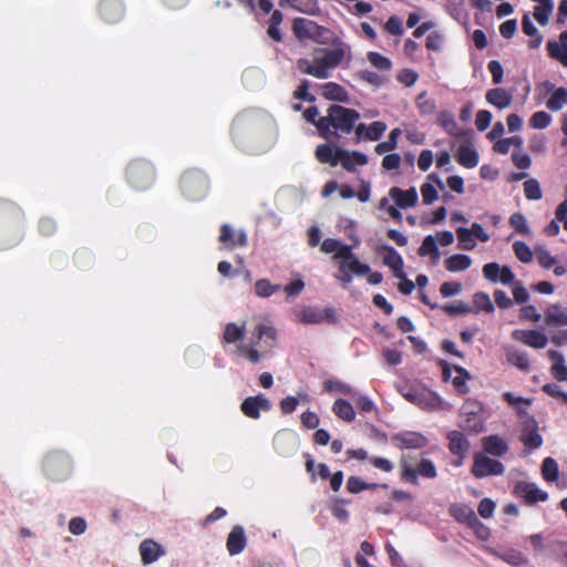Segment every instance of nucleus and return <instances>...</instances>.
Masks as SVG:
<instances>
[{
  "label": "nucleus",
  "instance_id": "1",
  "mask_svg": "<svg viewBox=\"0 0 567 567\" xmlns=\"http://www.w3.org/2000/svg\"><path fill=\"white\" fill-rule=\"evenodd\" d=\"M359 118L357 110L332 104L327 109V114L319 117L317 130L324 140L339 137L341 134H350Z\"/></svg>",
  "mask_w": 567,
  "mask_h": 567
},
{
  "label": "nucleus",
  "instance_id": "2",
  "mask_svg": "<svg viewBox=\"0 0 567 567\" xmlns=\"http://www.w3.org/2000/svg\"><path fill=\"white\" fill-rule=\"evenodd\" d=\"M350 48L340 40L333 43V49H322L323 55L315 58L312 61L308 59H299L297 61L298 70L320 80L328 79L331 70L339 66Z\"/></svg>",
  "mask_w": 567,
  "mask_h": 567
},
{
  "label": "nucleus",
  "instance_id": "3",
  "mask_svg": "<svg viewBox=\"0 0 567 567\" xmlns=\"http://www.w3.org/2000/svg\"><path fill=\"white\" fill-rule=\"evenodd\" d=\"M23 210L14 203L0 199V249H10L23 238Z\"/></svg>",
  "mask_w": 567,
  "mask_h": 567
},
{
  "label": "nucleus",
  "instance_id": "4",
  "mask_svg": "<svg viewBox=\"0 0 567 567\" xmlns=\"http://www.w3.org/2000/svg\"><path fill=\"white\" fill-rule=\"evenodd\" d=\"M267 126V118L259 112L244 111L233 121L230 132L237 144L260 137Z\"/></svg>",
  "mask_w": 567,
  "mask_h": 567
},
{
  "label": "nucleus",
  "instance_id": "5",
  "mask_svg": "<svg viewBox=\"0 0 567 567\" xmlns=\"http://www.w3.org/2000/svg\"><path fill=\"white\" fill-rule=\"evenodd\" d=\"M399 393L410 403L422 410L434 411L441 408V398L422 384L404 383L399 385Z\"/></svg>",
  "mask_w": 567,
  "mask_h": 567
},
{
  "label": "nucleus",
  "instance_id": "6",
  "mask_svg": "<svg viewBox=\"0 0 567 567\" xmlns=\"http://www.w3.org/2000/svg\"><path fill=\"white\" fill-rule=\"evenodd\" d=\"M179 186L185 197L190 200H199L207 195L209 181L203 171L192 168L184 172L179 181Z\"/></svg>",
  "mask_w": 567,
  "mask_h": 567
},
{
  "label": "nucleus",
  "instance_id": "7",
  "mask_svg": "<svg viewBox=\"0 0 567 567\" xmlns=\"http://www.w3.org/2000/svg\"><path fill=\"white\" fill-rule=\"evenodd\" d=\"M126 178L134 189L145 190L150 188L155 181L154 166L146 159H134L126 168Z\"/></svg>",
  "mask_w": 567,
  "mask_h": 567
},
{
  "label": "nucleus",
  "instance_id": "8",
  "mask_svg": "<svg viewBox=\"0 0 567 567\" xmlns=\"http://www.w3.org/2000/svg\"><path fill=\"white\" fill-rule=\"evenodd\" d=\"M316 157L322 164H330L337 166L339 163L347 171H351L352 165L350 164L349 152L337 148L336 151L329 144H320L316 148Z\"/></svg>",
  "mask_w": 567,
  "mask_h": 567
},
{
  "label": "nucleus",
  "instance_id": "9",
  "mask_svg": "<svg viewBox=\"0 0 567 567\" xmlns=\"http://www.w3.org/2000/svg\"><path fill=\"white\" fill-rule=\"evenodd\" d=\"M333 260L338 261V265L348 266L355 275H367L370 272V266L361 262L349 245L340 243L337 252L333 255Z\"/></svg>",
  "mask_w": 567,
  "mask_h": 567
},
{
  "label": "nucleus",
  "instance_id": "10",
  "mask_svg": "<svg viewBox=\"0 0 567 567\" xmlns=\"http://www.w3.org/2000/svg\"><path fill=\"white\" fill-rule=\"evenodd\" d=\"M298 320L305 324H317L323 321L334 322L336 312L332 308L318 309L315 307H303L296 313Z\"/></svg>",
  "mask_w": 567,
  "mask_h": 567
},
{
  "label": "nucleus",
  "instance_id": "11",
  "mask_svg": "<svg viewBox=\"0 0 567 567\" xmlns=\"http://www.w3.org/2000/svg\"><path fill=\"white\" fill-rule=\"evenodd\" d=\"M100 18L110 24L117 23L125 16V6L122 0H101L97 6Z\"/></svg>",
  "mask_w": 567,
  "mask_h": 567
},
{
  "label": "nucleus",
  "instance_id": "12",
  "mask_svg": "<svg viewBox=\"0 0 567 567\" xmlns=\"http://www.w3.org/2000/svg\"><path fill=\"white\" fill-rule=\"evenodd\" d=\"M271 409L270 401L262 394L248 396L241 404L240 410L243 414L249 419L257 420L260 416L261 411H269Z\"/></svg>",
  "mask_w": 567,
  "mask_h": 567
},
{
  "label": "nucleus",
  "instance_id": "13",
  "mask_svg": "<svg viewBox=\"0 0 567 567\" xmlns=\"http://www.w3.org/2000/svg\"><path fill=\"white\" fill-rule=\"evenodd\" d=\"M401 475L405 482L416 484L419 475L432 478L436 476V470L433 463H411L403 466Z\"/></svg>",
  "mask_w": 567,
  "mask_h": 567
},
{
  "label": "nucleus",
  "instance_id": "14",
  "mask_svg": "<svg viewBox=\"0 0 567 567\" xmlns=\"http://www.w3.org/2000/svg\"><path fill=\"white\" fill-rule=\"evenodd\" d=\"M392 441L400 449H423L427 445V439L424 435L412 431L395 434Z\"/></svg>",
  "mask_w": 567,
  "mask_h": 567
},
{
  "label": "nucleus",
  "instance_id": "15",
  "mask_svg": "<svg viewBox=\"0 0 567 567\" xmlns=\"http://www.w3.org/2000/svg\"><path fill=\"white\" fill-rule=\"evenodd\" d=\"M219 241L228 249L245 247L247 245V235L244 230L236 231L229 225L224 224L220 227Z\"/></svg>",
  "mask_w": 567,
  "mask_h": 567
},
{
  "label": "nucleus",
  "instance_id": "16",
  "mask_svg": "<svg viewBox=\"0 0 567 567\" xmlns=\"http://www.w3.org/2000/svg\"><path fill=\"white\" fill-rule=\"evenodd\" d=\"M513 337L524 344L535 349H543L548 343L547 336L538 330H516L514 331Z\"/></svg>",
  "mask_w": 567,
  "mask_h": 567
},
{
  "label": "nucleus",
  "instance_id": "17",
  "mask_svg": "<svg viewBox=\"0 0 567 567\" xmlns=\"http://www.w3.org/2000/svg\"><path fill=\"white\" fill-rule=\"evenodd\" d=\"M138 550L144 565L153 564L165 555V549L153 539H144Z\"/></svg>",
  "mask_w": 567,
  "mask_h": 567
},
{
  "label": "nucleus",
  "instance_id": "18",
  "mask_svg": "<svg viewBox=\"0 0 567 567\" xmlns=\"http://www.w3.org/2000/svg\"><path fill=\"white\" fill-rule=\"evenodd\" d=\"M515 493L532 504L544 502L548 497L546 492L539 489L536 484L528 482L517 483L515 486Z\"/></svg>",
  "mask_w": 567,
  "mask_h": 567
},
{
  "label": "nucleus",
  "instance_id": "19",
  "mask_svg": "<svg viewBox=\"0 0 567 567\" xmlns=\"http://www.w3.org/2000/svg\"><path fill=\"white\" fill-rule=\"evenodd\" d=\"M321 95L327 101L348 103L350 97L348 91L336 82H326L320 85Z\"/></svg>",
  "mask_w": 567,
  "mask_h": 567
},
{
  "label": "nucleus",
  "instance_id": "20",
  "mask_svg": "<svg viewBox=\"0 0 567 567\" xmlns=\"http://www.w3.org/2000/svg\"><path fill=\"white\" fill-rule=\"evenodd\" d=\"M447 439L451 453L463 460L470 450V442L466 436L460 431H452L449 433Z\"/></svg>",
  "mask_w": 567,
  "mask_h": 567
},
{
  "label": "nucleus",
  "instance_id": "21",
  "mask_svg": "<svg viewBox=\"0 0 567 567\" xmlns=\"http://www.w3.org/2000/svg\"><path fill=\"white\" fill-rule=\"evenodd\" d=\"M383 250L385 251L383 265L392 270L395 278H402L404 276V261L401 255L391 246H384Z\"/></svg>",
  "mask_w": 567,
  "mask_h": 567
},
{
  "label": "nucleus",
  "instance_id": "22",
  "mask_svg": "<svg viewBox=\"0 0 567 567\" xmlns=\"http://www.w3.org/2000/svg\"><path fill=\"white\" fill-rule=\"evenodd\" d=\"M389 195L400 208L412 207L417 202V193L414 187H411L406 190H403L399 187H392L389 192Z\"/></svg>",
  "mask_w": 567,
  "mask_h": 567
},
{
  "label": "nucleus",
  "instance_id": "23",
  "mask_svg": "<svg viewBox=\"0 0 567 567\" xmlns=\"http://www.w3.org/2000/svg\"><path fill=\"white\" fill-rule=\"evenodd\" d=\"M486 551L514 567L528 564V558L522 551L516 549L499 551L493 547H487Z\"/></svg>",
  "mask_w": 567,
  "mask_h": 567
},
{
  "label": "nucleus",
  "instance_id": "24",
  "mask_svg": "<svg viewBox=\"0 0 567 567\" xmlns=\"http://www.w3.org/2000/svg\"><path fill=\"white\" fill-rule=\"evenodd\" d=\"M455 157L457 163L465 168H474L478 164V153L470 143L462 144Z\"/></svg>",
  "mask_w": 567,
  "mask_h": 567
},
{
  "label": "nucleus",
  "instance_id": "25",
  "mask_svg": "<svg viewBox=\"0 0 567 567\" xmlns=\"http://www.w3.org/2000/svg\"><path fill=\"white\" fill-rule=\"evenodd\" d=\"M247 539L245 535V530L241 526L233 527L231 532L227 537L226 547L230 555H237L244 550L246 547Z\"/></svg>",
  "mask_w": 567,
  "mask_h": 567
},
{
  "label": "nucleus",
  "instance_id": "26",
  "mask_svg": "<svg viewBox=\"0 0 567 567\" xmlns=\"http://www.w3.org/2000/svg\"><path fill=\"white\" fill-rule=\"evenodd\" d=\"M482 445L487 454L495 457L505 455L508 450L506 441L498 435H489L483 437Z\"/></svg>",
  "mask_w": 567,
  "mask_h": 567
},
{
  "label": "nucleus",
  "instance_id": "27",
  "mask_svg": "<svg viewBox=\"0 0 567 567\" xmlns=\"http://www.w3.org/2000/svg\"><path fill=\"white\" fill-rule=\"evenodd\" d=\"M485 99L491 105L503 110L511 105L513 96L503 87H494L486 92Z\"/></svg>",
  "mask_w": 567,
  "mask_h": 567
},
{
  "label": "nucleus",
  "instance_id": "28",
  "mask_svg": "<svg viewBox=\"0 0 567 567\" xmlns=\"http://www.w3.org/2000/svg\"><path fill=\"white\" fill-rule=\"evenodd\" d=\"M449 513L458 523L466 524L467 526L477 517L474 509L463 503L452 504L449 508Z\"/></svg>",
  "mask_w": 567,
  "mask_h": 567
},
{
  "label": "nucleus",
  "instance_id": "29",
  "mask_svg": "<svg viewBox=\"0 0 567 567\" xmlns=\"http://www.w3.org/2000/svg\"><path fill=\"white\" fill-rule=\"evenodd\" d=\"M548 357L553 361L551 374L557 381H567V367L565 364V357L557 350H549Z\"/></svg>",
  "mask_w": 567,
  "mask_h": 567
},
{
  "label": "nucleus",
  "instance_id": "30",
  "mask_svg": "<svg viewBox=\"0 0 567 567\" xmlns=\"http://www.w3.org/2000/svg\"><path fill=\"white\" fill-rule=\"evenodd\" d=\"M439 124L445 130L447 134L454 137H463L465 135L451 112L442 111L437 116Z\"/></svg>",
  "mask_w": 567,
  "mask_h": 567
},
{
  "label": "nucleus",
  "instance_id": "31",
  "mask_svg": "<svg viewBox=\"0 0 567 567\" xmlns=\"http://www.w3.org/2000/svg\"><path fill=\"white\" fill-rule=\"evenodd\" d=\"M522 29L523 32L530 37L527 45L529 49H538L543 42V35L538 31V29L532 22L529 16L525 13L522 19Z\"/></svg>",
  "mask_w": 567,
  "mask_h": 567
},
{
  "label": "nucleus",
  "instance_id": "32",
  "mask_svg": "<svg viewBox=\"0 0 567 567\" xmlns=\"http://www.w3.org/2000/svg\"><path fill=\"white\" fill-rule=\"evenodd\" d=\"M547 326H567V309L559 305H550L545 311Z\"/></svg>",
  "mask_w": 567,
  "mask_h": 567
},
{
  "label": "nucleus",
  "instance_id": "33",
  "mask_svg": "<svg viewBox=\"0 0 567 567\" xmlns=\"http://www.w3.org/2000/svg\"><path fill=\"white\" fill-rule=\"evenodd\" d=\"M503 472V463H473L472 466V473L477 478L501 475Z\"/></svg>",
  "mask_w": 567,
  "mask_h": 567
},
{
  "label": "nucleus",
  "instance_id": "34",
  "mask_svg": "<svg viewBox=\"0 0 567 567\" xmlns=\"http://www.w3.org/2000/svg\"><path fill=\"white\" fill-rule=\"evenodd\" d=\"M506 360L509 364L515 365L522 371L527 372L530 369L528 354L524 351L508 348L506 349Z\"/></svg>",
  "mask_w": 567,
  "mask_h": 567
},
{
  "label": "nucleus",
  "instance_id": "35",
  "mask_svg": "<svg viewBox=\"0 0 567 567\" xmlns=\"http://www.w3.org/2000/svg\"><path fill=\"white\" fill-rule=\"evenodd\" d=\"M445 268L451 272L464 271L472 265V259L467 255L455 254L445 259Z\"/></svg>",
  "mask_w": 567,
  "mask_h": 567
},
{
  "label": "nucleus",
  "instance_id": "36",
  "mask_svg": "<svg viewBox=\"0 0 567 567\" xmlns=\"http://www.w3.org/2000/svg\"><path fill=\"white\" fill-rule=\"evenodd\" d=\"M333 413L341 420L351 422L355 417V412L350 402L344 399H338L332 405Z\"/></svg>",
  "mask_w": 567,
  "mask_h": 567
},
{
  "label": "nucleus",
  "instance_id": "37",
  "mask_svg": "<svg viewBox=\"0 0 567 567\" xmlns=\"http://www.w3.org/2000/svg\"><path fill=\"white\" fill-rule=\"evenodd\" d=\"M245 331V324L227 323L223 334V342L235 343L244 338Z\"/></svg>",
  "mask_w": 567,
  "mask_h": 567
},
{
  "label": "nucleus",
  "instance_id": "38",
  "mask_svg": "<svg viewBox=\"0 0 567 567\" xmlns=\"http://www.w3.org/2000/svg\"><path fill=\"white\" fill-rule=\"evenodd\" d=\"M454 370L457 372V375L452 379V383L457 391L458 394H466L468 393L470 389L467 386V381L470 380L471 375L468 371L460 365H455Z\"/></svg>",
  "mask_w": 567,
  "mask_h": 567
},
{
  "label": "nucleus",
  "instance_id": "39",
  "mask_svg": "<svg viewBox=\"0 0 567 567\" xmlns=\"http://www.w3.org/2000/svg\"><path fill=\"white\" fill-rule=\"evenodd\" d=\"M44 473L52 481H62L69 475L70 470L64 463H47Z\"/></svg>",
  "mask_w": 567,
  "mask_h": 567
},
{
  "label": "nucleus",
  "instance_id": "40",
  "mask_svg": "<svg viewBox=\"0 0 567 567\" xmlns=\"http://www.w3.org/2000/svg\"><path fill=\"white\" fill-rule=\"evenodd\" d=\"M258 343L254 342L251 346L240 343L236 347L238 355L245 358L250 363L257 364L261 360V353L255 348Z\"/></svg>",
  "mask_w": 567,
  "mask_h": 567
},
{
  "label": "nucleus",
  "instance_id": "41",
  "mask_svg": "<svg viewBox=\"0 0 567 567\" xmlns=\"http://www.w3.org/2000/svg\"><path fill=\"white\" fill-rule=\"evenodd\" d=\"M548 55L567 66V45L563 47L557 41H548L546 45Z\"/></svg>",
  "mask_w": 567,
  "mask_h": 567
},
{
  "label": "nucleus",
  "instance_id": "42",
  "mask_svg": "<svg viewBox=\"0 0 567 567\" xmlns=\"http://www.w3.org/2000/svg\"><path fill=\"white\" fill-rule=\"evenodd\" d=\"M417 254L421 257L424 256H431L434 259H437L440 257L439 247L436 244L435 238L432 235H427L424 239L422 245L417 249Z\"/></svg>",
  "mask_w": 567,
  "mask_h": 567
},
{
  "label": "nucleus",
  "instance_id": "43",
  "mask_svg": "<svg viewBox=\"0 0 567 567\" xmlns=\"http://www.w3.org/2000/svg\"><path fill=\"white\" fill-rule=\"evenodd\" d=\"M255 333L257 337L256 343H259L262 340H270L271 342L268 346L272 347L276 342L277 330L272 326L259 323L255 329Z\"/></svg>",
  "mask_w": 567,
  "mask_h": 567
},
{
  "label": "nucleus",
  "instance_id": "44",
  "mask_svg": "<svg viewBox=\"0 0 567 567\" xmlns=\"http://www.w3.org/2000/svg\"><path fill=\"white\" fill-rule=\"evenodd\" d=\"M456 235L458 239V248L462 250H473L476 246V241L473 237V233L465 227H460L456 229Z\"/></svg>",
  "mask_w": 567,
  "mask_h": 567
},
{
  "label": "nucleus",
  "instance_id": "45",
  "mask_svg": "<svg viewBox=\"0 0 567 567\" xmlns=\"http://www.w3.org/2000/svg\"><path fill=\"white\" fill-rule=\"evenodd\" d=\"M520 441L529 451L538 449L543 443L542 435L538 433L537 429L525 430L520 435Z\"/></svg>",
  "mask_w": 567,
  "mask_h": 567
},
{
  "label": "nucleus",
  "instance_id": "46",
  "mask_svg": "<svg viewBox=\"0 0 567 567\" xmlns=\"http://www.w3.org/2000/svg\"><path fill=\"white\" fill-rule=\"evenodd\" d=\"M567 103V90L565 87L557 89L547 100L546 106L550 111H559Z\"/></svg>",
  "mask_w": 567,
  "mask_h": 567
},
{
  "label": "nucleus",
  "instance_id": "47",
  "mask_svg": "<svg viewBox=\"0 0 567 567\" xmlns=\"http://www.w3.org/2000/svg\"><path fill=\"white\" fill-rule=\"evenodd\" d=\"M400 134H401V130L400 128H393L390 132L388 140L384 141V142L379 143L375 146V153L381 155V154H384L386 152L395 150L396 145H398V137L400 136Z\"/></svg>",
  "mask_w": 567,
  "mask_h": 567
},
{
  "label": "nucleus",
  "instance_id": "48",
  "mask_svg": "<svg viewBox=\"0 0 567 567\" xmlns=\"http://www.w3.org/2000/svg\"><path fill=\"white\" fill-rule=\"evenodd\" d=\"M280 290L279 285H272L268 279H259L255 282V293L258 297L267 298Z\"/></svg>",
  "mask_w": 567,
  "mask_h": 567
},
{
  "label": "nucleus",
  "instance_id": "49",
  "mask_svg": "<svg viewBox=\"0 0 567 567\" xmlns=\"http://www.w3.org/2000/svg\"><path fill=\"white\" fill-rule=\"evenodd\" d=\"M509 225L515 229L516 233L523 236L530 235V228L527 224L526 217L522 213H514L509 217Z\"/></svg>",
  "mask_w": 567,
  "mask_h": 567
},
{
  "label": "nucleus",
  "instance_id": "50",
  "mask_svg": "<svg viewBox=\"0 0 567 567\" xmlns=\"http://www.w3.org/2000/svg\"><path fill=\"white\" fill-rule=\"evenodd\" d=\"M513 250L519 261L524 264L533 261V251L526 243L520 240L515 241L513 244Z\"/></svg>",
  "mask_w": 567,
  "mask_h": 567
},
{
  "label": "nucleus",
  "instance_id": "51",
  "mask_svg": "<svg viewBox=\"0 0 567 567\" xmlns=\"http://www.w3.org/2000/svg\"><path fill=\"white\" fill-rule=\"evenodd\" d=\"M554 10V3L538 4L534 9V18L540 25H547L550 14Z\"/></svg>",
  "mask_w": 567,
  "mask_h": 567
},
{
  "label": "nucleus",
  "instance_id": "52",
  "mask_svg": "<svg viewBox=\"0 0 567 567\" xmlns=\"http://www.w3.org/2000/svg\"><path fill=\"white\" fill-rule=\"evenodd\" d=\"M473 303L477 311L493 312L495 309L486 292H476L473 297Z\"/></svg>",
  "mask_w": 567,
  "mask_h": 567
},
{
  "label": "nucleus",
  "instance_id": "53",
  "mask_svg": "<svg viewBox=\"0 0 567 567\" xmlns=\"http://www.w3.org/2000/svg\"><path fill=\"white\" fill-rule=\"evenodd\" d=\"M524 194L529 200H538L542 198V189L537 179L529 178L524 183Z\"/></svg>",
  "mask_w": 567,
  "mask_h": 567
},
{
  "label": "nucleus",
  "instance_id": "54",
  "mask_svg": "<svg viewBox=\"0 0 567 567\" xmlns=\"http://www.w3.org/2000/svg\"><path fill=\"white\" fill-rule=\"evenodd\" d=\"M38 229L41 236L51 237L58 231V224L52 217H42L39 220Z\"/></svg>",
  "mask_w": 567,
  "mask_h": 567
},
{
  "label": "nucleus",
  "instance_id": "55",
  "mask_svg": "<svg viewBox=\"0 0 567 567\" xmlns=\"http://www.w3.org/2000/svg\"><path fill=\"white\" fill-rule=\"evenodd\" d=\"M309 87L310 82L306 79L302 80L292 93L293 99L313 103L316 101V96L309 92Z\"/></svg>",
  "mask_w": 567,
  "mask_h": 567
},
{
  "label": "nucleus",
  "instance_id": "56",
  "mask_svg": "<svg viewBox=\"0 0 567 567\" xmlns=\"http://www.w3.org/2000/svg\"><path fill=\"white\" fill-rule=\"evenodd\" d=\"M385 130H386V125L384 122H381V121L372 122L365 130L364 140L378 141L381 138V136L383 135Z\"/></svg>",
  "mask_w": 567,
  "mask_h": 567
},
{
  "label": "nucleus",
  "instance_id": "57",
  "mask_svg": "<svg viewBox=\"0 0 567 567\" xmlns=\"http://www.w3.org/2000/svg\"><path fill=\"white\" fill-rule=\"evenodd\" d=\"M535 252L538 264L544 269H550L556 264V258L545 247L537 246Z\"/></svg>",
  "mask_w": 567,
  "mask_h": 567
},
{
  "label": "nucleus",
  "instance_id": "58",
  "mask_svg": "<svg viewBox=\"0 0 567 567\" xmlns=\"http://www.w3.org/2000/svg\"><path fill=\"white\" fill-rule=\"evenodd\" d=\"M551 122V116L545 111H538L534 113L529 120V124L533 128L544 130Z\"/></svg>",
  "mask_w": 567,
  "mask_h": 567
},
{
  "label": "nucleus",
  "instance_id": "59",
  "mask_svg": "<svg viewBox=\"0 0 567 567\" xmlns=\"http://www.w3.org/2000/svg\"><path fill=\"white\" fill-rule=\"evenodd\" d=\"M292 6L300 12L316 14L319 12L318 0H291Z\"/></svg>",
  "mask_w": 567,
  "mask_h": 567
},
{
  "label": "nucleus",
  "instance_id": "60",
  "mask_svg": "<svg viewBox=\"0 0 567 567\" xmlns=\"http://www.w3.org/2000/svg\"><path fill=\"white\" fill-rule=\"evenodd\" d=\"M73 260L79 268H85L92 264L93 254L86 248H80L74 252Z\"/></svg>",
  "mask_w": 567,
  "mask_h": 567
},
{
  "label": "nucleus",
  "instance_id": "61",
  "mask_svg": "<svg viewBox=\"0 0 567 567\" xmlns=\"http://www.w3.org/2000/svg\"><path fill=\"white\" fill-rule=\"evenodd\" d=\"M368 60L374 68L379 70H390L392 65L391 61L388 58L383 56L378 52H370L368 54Z\"/></svg>",
  "mask_w": 567,
  "mask_h": 567
},
{
  "label": "nucleus",
  "instance_id": "62",
  "mask_svg": "<svg viewBox=\"0 0 567 567\" xmlns=\"http://www.w3.org/2000/svg\"><path fill=\"white\" fill-rule=\"evenodd\" d=\"M323 388L328 392L336 391V392H340V393H343V394H351L352 393V388L349 384L342 383V382L337 381V380H327L323 383Z\"/></svg>",
  "mask_w": 567,
  "mask_h": 567
},
{
  "label": "nucleus",
  "instance_id": "63",
  "mask_svg": "<svg viewBox=\"0 0 567 567\" xmlns=\"http://www.w3.org/2000/svg\"><path fill=\"white\" fill-rule=\"evenodd\" d=\"M487 69L492 75L494 84H499L503 81L504 70L499 61L492 60L487 64Z\"/></svg>",
  "mask_w": 567,
  "mask_h": 567
},
{
  "label": "nucleus",
  "instance_id": "64",
  "mask_svg": "<svg viewBox=\"0 0 567 567\" xmlns=\"http://www.w3.org/2000/svg\"><path fill=\"white\" fill-rule=\"evenodd\" d=\"M398 81L400 83H402L403 85L405 86H412L415 84V82L417 81L419 79V75L415 71L411 70V69H403L399 74H398Z\"/></svg>",
  "mask_w": 567,
  "mask_h": 567
}]
</instances>
